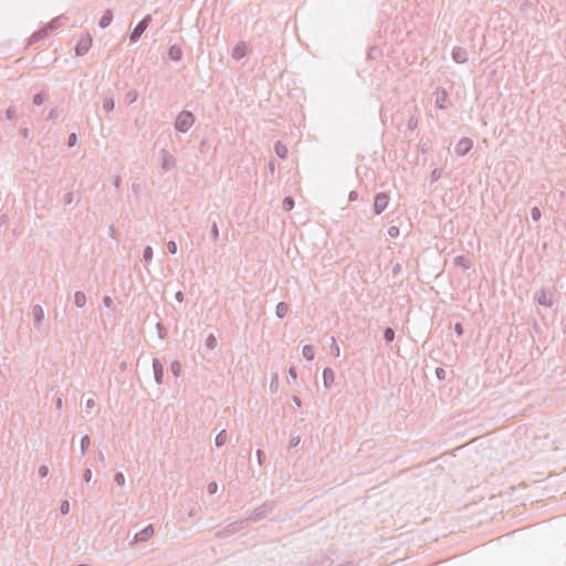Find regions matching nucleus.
I'll return each mask as SVG.
<instances>
[{
  "instance_id": "nucleus-5",
  "label": "nucleus",
  "mask_w": 566,
  "mask_h": 566,
  "mask_svg": "<svg viewBox=\"0 0 566 566\" xmlns=\"http://www.w3.org/2000/svg\"><path fill=\"white\" fill-rule=\"evenodd\" d=\"M92 44V39L90 36H84L80 40L77 46H76V53L83 54L85 53Z\"/></svg>"
},
{
  "instance_id": "nucleus-32",
  "label": "nucleus",
  "mask_w": 566,
  "mask_h": 566,
  "mask_svg": "<svg viewBox=\"0 0 566 566\" xmlns=\"http://www.w3.org/2000/svg\"><path fill=\"white\" fill-rule=\"evenodd\" d=\"M443 374H444V370H443V369H440V368H439V369H437V376H438L439 378H441Z\"/></svg>"
},
{
  "instance_id": "nucleus-30",
  "label": "nucleus",
  "mask_w": 566,
  "mask_h": 566,
  "mask_svg": "<svg viewBox=\"0 0 566 566\" xmlns=\"http://www.w3.org/2000/svg\"><path fill=\"white\" fill-rule=\"evenodd\" d=\"M455 332L458 333V335H462L463 329L460 323L455 324Z\"/></svg>"
},
{
  "instance_id": "nucleus-34",
  "label": "nucleus",
  "mask_w": 566,
  "mask_h": 566,
  "mask_svg": "<svg viewBox=\"0 0 566 566\" xmlns=\"http://www.w3.org/2000/svg\"><path fill=\"white\" fill-rule=\"evenodd\" d=\"M91 478V472L88 471L87 474H86V480L88 481Z\"/></svg>"
},
{
  "instance_id": "nucleus-6",
  "label": "nucleus",
  "mask_w": 566,
  "mask_h": 566,
  "mask_svg": "<svg viewBox=\"0 0 566 566\" xmlns=\"http://www.w3.org/2000/svg\"><path fill=\"white\" fill-rule=\"evenodd\" d=\"M245 52H247L245 44L239 43L233 49L232 55H233L234 59L239 60V59H242L245 55Z\"/></svg>"
},
{
  "instance_id": "nucleus-3",
  "label": "nucleus",
  "mask_w": 566,
  "mask_h": 566,
  "mask_svg": "<svg viewBox=\"0 0 566 566\" xmlns=\"http://www.w3.org/2000/svg\"><path fill=\"white\" fill-rule=\"evenodd\" d=\"M472 140L469 138H462L455 146V153L460 156L465 155L472 148Z\"/></svg>"
},
{
  "instance_id": "nucleus-20",
  "label": "nucleus",
  "mask_w": 566,
  "mask_h": 566,
  "mask_svg": "<svg viewBox=\"0 0 566 566\" xmlns=\"http://www.w3.org/2000/svg\"><path fill=\"white\" fill-rule=\"evenodd\" d=\"M115 481L116 483L119 485V486H123L125 484V478L123 475V473H117L115 475Z\"/></svg>"
},
{
  "instance_id": "nucleus-14",
  "label": "nucleus",
  "mask_w": 566,
  "mask_h": 566,
  "mask_svg": "<svg viewBox=\"0 0 566 566\" xmlns=\"http://www.w3.org/2000/svg\"><path fill=\"white\" fill-rule=\"evenodd\" d=\"M323 377H324V382L327 386L328 382L333 381L334 374H333V371L331 369H325L324 373H323Z\"/></svg>"
},
{
  "instance_id": "nucleus-19",
  "label": "nucleus",
  "mask_w": 566,
  "mask_h": 566,
  "mask_svg": "<svg viewBox=\"0 0 566 566\" xmlns=\"http://www.w3.org/2000/svg\"><path fill=\"white\" fill-rule=\"evenodd\" d=\"M395 337V332L391 329V328H387L385 331V338L388 340V342H391Z\"/></svg>"
},
{
  "instance_id": "nucleus-31",
  "label": "nucleus",
  "mask_w": 566,
  "mask_h": 566,
  "mask_svg": "<svg viewBox=\"0 0 566 566\" xmlns=\"http://www.w3.org/2000/svg\"><path fill=\"white\" fill-rule=\"evenodd\" d=\"M208 489H209L210 493H214L217 491V484L216 483H210Z\"/></svg>"
},
{
  "instance_id": "nucleus-16",
  "label": "nucleus",
  "mask_w": 566,
  "mask_h": 566,
  "mask_svg": "<svg viewBox=\"0 0 566 566\" xmlns=\"http://www.w3.org/2000/svg\"><path fill=\"white\" fill-rule=\"evenodd\" d=\"M84 302H85V296H84V294H82V293H76V294H75V303H76L78 306H83Z\"/></svg>"
},
{
  "instance_id": "nucleus-29",
  "label": "nucleus",
  "mask_w": 566,
  "mask_h": 566,
  "mask_svg": "<svg viewBox=\"0 0 566 566\" xmlns=\"http://www.w3.org/2000/svg\"><path fill=\"white\" fill-rule=\"evenodd\" d=\"M75 142H76V136H75V134H72L70 136L69 145L73 146L75 144Z\"/></svg>"
},
{
  "instance_id": "nucleus-26",
  "label": "nucleus",
  "mask_w": 566,
  "mask_h": 566,
  "mask_svg": "<svg viewBox=\"0 0 566 566\" xmlns=\"http://www.w3.org/2000/svg\"><path fill=\"white\" fill-rule=\"evenodd\" d=\"M90 444V439L88 437H84L82 440H81V447L83 449V451L88 447Z\"/></svg>"
},
{
  "instance_id": "nucleus-13",
  "label": "nucleus",
  "mask_w": 566,
  "mask_h": 566,
  "mask_svg": "<svg viewBox=\"0 0 566 566\" xmlns=\"http://www.w3.org/2000/svg\"><path fill=\"white\" fill-rule=\"evenodd\" d=\"M111 21H112V13H111V12H106V13L102 17V19H101V21H99V25H101L102 28H105V27H107V25L111 23Z\"/></svg>"
},
{
  "instance_id": "nucleus-10",
  "label": "nucleus",
  "mask_w": 566,
  "mask_h": 566,
  "mask_svg": "<svg viewBox=\"0 0 566 566\" xmlns=\"http://www.w3.org/2000/svg\"><path fill=\"white\" fill-rule=\"evenodd\" d=\"M275 151H276L277 156H280L281 158H285L287 156V148L285 145L281 144V143H276Z\"/></svg>"
},
{
  "instance_id": "nucleus-12",
  "label": "nucleus",
  "mask_w": 566,
  "mask_h": 566,
  "mask_svg": "<svg viewBox=\"0 0 566 566\" xmlns=\"http://www.w3.org/2000/svg\"><path fill=\"white\" fill-rule=\"evenodd\" d=\"M287 311H289V306L283 302L279 303V305L276 306V314L279 317L285 316Z\"/></svg>"
},
{
  "instance_id": "nucleus-27",
  "label": "nucleus",
  "mask_w": 566,
  "mask_h": 566,
  "mask_svg": "<svg viewBox=\"0 0 566 566\" xmlns=\"http://www.w3.org/2000/svg\"><path fill=\"white\" fill-rule=\"evenodd\" d=\"M48 471H49V470H48V467H45V465H42V467L39 469V473H40V475H41L42 478L46 476Z\"/></svg>"
},
{
  "instance_id": "nucleus-7",
  "label": "nucleus",
  "mask_w": 566,
  "mask_h": 566,
  "mask_svg": "<svg viewBox=\"0 0 566 566\" xmlns=\"http://www.w3.org/2000/svg\"><path fill=\"white\" fill-rule=\"evenodd\" d=\"M154 534V530L151 526H148L146 528H144L142 532H139L137 535H136V538L139 539V541H146L148 539L149 537H151Z\"/></svg>"
},
{
  "instance_id": "nucleus-8",
  "label": "nucleus",
  "mask_w": 566,
  "mask_h": 566,
  "mask_svg": "<svg viewBox=\"0 0 566 566\" xmlns=\"http://www.w3.org/2000/svg\"><path fill=\"white\" fill-rule=\"evenodd\" d=\"M302 354L307 360H313L315 356L314 348L311 345L304 346Z\"/></svg>"
},
{
  "instance_id": "nucleus-15",
  "label": "nucleus",
  "mask_w": 566,
  "mask_h": 566,
  "mask_svg": "<svg viewBox=\"0 0 566 566\" xmlns=\"http://www.w3.org/2000/svg\"><path fill=\"white\" fill-rule=\"evenodd\" d=\"M293 207H294V201H293V199H292V198H289V197H287V198H285V199L283 200V208H284L286 211L292 210V209H293Z\"/></svg>"
},
{
  "instance_id": "nucleus-22",
  "label": "nucleus",
  "mask_w": 566,
  "mask_h": 566,
  "mask_svg": "<svg viewBox=\"0 0 566 566\" xmlns=\"http://www.w3.org/2000/svg\"><path fill=\"white\" fill-rule=\"evenodd\" d=\"M70 511V504L67 501H64L62 504H61V512L62 514H67Z\"/></svg>"
},
{
  "instance_id": "nucleus-18",
  "label": "nucleus",
  "mask_w": 566,
  "mask_h": 566,
  "mask_svg": "<svg viewBox=\"0 0 566 566\" xmlns=\"http://www.w3.org/2000/svg\"><path fill=\"white\" fill-rule=\"evenodd\" d=\"M226 438H227L226 433H224V432H220V433L217 436V438H216V443H217L218 446H222V444L226 442Z\"/></svg>"
},
{
  "instance_id": "nucleus-11",
  "label": "nucleus",
  "mask_w": 566,
  "mask_h": 566,
  "mask_svg": "<svg viewBox=\"0 0 566 566\" xmlns=\"http://www.w3.org/2000/svg\"><path fill=\"white\" fill-rule=\"evenodd\" d=\"M154 369H155V374H156V380H157V382H160L161 377H163V367L159 364V361H157V360L154 361Z\"/></svg>"
},
{
  "instance_id": "nucleus-17",
  "label": "nucleus",
  "mask_w": 566,
  "mask_h": 566,
  "mask_svg": "<svg viewBox=\"0 0 566 566\" xmlns=\"http://www.w3.org/2000/svg\"><path fill=\"white\" fill-rule=\"evenodd\" d=\"M388 234L392 238H396L399 235V228L396 227V226H391L389 229H388Z\"/></svg>"
},
{
  "instance_id": "nucleus-4",
  "label": "nucleus",
  "mask_w": 566,
  "mask_h": 566,
  "mask_svg": "<svg viewBox=\"0 0 566 566\" xmlns=\"http://www.w3.org/2000/svg\"><path fill=\"white\" fill-rule=\"evenodd\" d=\"M150 20V17H146L143 21H140L136 28L134 29L132 33V40L136 41L146 30L148 22Z\"/></svg>"
},
{
  "instance_id": "nucleus-28",
  "label": "nucleus",
  "mask_w": 566,
  "mask_h": 566,
  "mask_svg": "<svg viewBox=\"0 0 566 566\" xmlns=\"http://www.w3.org/2000/svg\"><path fill=\"white\" fill-rule=\"evenodd\" d=\"M144 256H145V259H150L151 258V249L150 248H147L145 250Z\"/></svg>"
},
{
  "instance_id": "nucleus-24",
  "label": "nucleus",
  "mask_w": 566,
  "mask_h": 566,
  "mask_svg": "<svg viewBox=\"0 0 566 566\" xmlns=\"http://www.w3.org/2000/svg\"><path fill=\"white\" fill-rule=\"evenodd\" d=\"M532 217L534 220H538L541 218V211L538 208H533L532 209Z\"/></svg>"
},
{
  "instance_id": "nucleus-25",
  "label": "nucleus",
  "mask_w": 566,
  "mask_h": 566,
  "mask_svg": "<svg viewBox=\"0 0 566 566\" xmlns=\"http://www.w3.org/2000/svg\"><path fill=\"white\" fill-rule=\"evenodd\" d=\"M332 342H333V347H334V348H333L334 355H335L336 357H338V356H339V354H340L339 347H338V345L336 344V342H335V339H334V338L332 339Z\"/></svg>"
},
{
  "instance_id": "nucleus-2",
  "label": "nucleus",
  "mask_w": 566,
  "mask_h": 566,
  "mask_svg": "<svg viewBox=\"0 0 566 566\" xmlns=\"http://www.w3.org/2000/svg\"><path fill=\"white\" fill-rule=\"evenodd\" d=\"M389 198L385 193H379L375 198L374 207L377 214L381 213L388 206Z\"/></svg>"
},
{
  "instance_id": "nucleus-1",
  "label": "nucleus",
  "mask_w": 566,
  "mask_h": 566,
  "mask_svg": "<svg viewBox=\"0 0 566 566\" xmlns=\"http://www.w3.org/2000/svg\"><path fill=\"white\" fill-rule=\"evenodd\" d=\"M193 115L189 112H182L176 119V128L180 132H187L193 124Z\"/></svg>"
},
{
  "instance_id": "nucleus-21",
  "label": "nucleus",
  "mask_w": 566,
  "mask_h": 566,
  "mask_svg": "<svg viewBox=\"0 0 566 566\" xmlns=\"http://www.w3.org/2000/svg\"><path fill=\"white\" fill-rule=\"evenodd\" d=\"M167 249L171 254L177 252V244L174 241L168 242Z\"/></svg>"
},
{
  "instance_id": "nucleus-23",
  "label": "nucleus",
  "mask_w": 566,
  "mask_h": 566,
  "mask_svg": "<svg viewBox=\"0 0 566 566\" xmlns=\"http://www.w3.org/2000/svg\"><path fill=\"white\" fill-rule=\"evenodd\" d=\"M171 368H172V371H174L175 376H179V373H180V365H179V363H177V361L172 363Z\"/></svg>"
},
{
  "instance_id": "nucleus-33",
  "label": "nucleus",
  "mask_w": 566,
  "mask_h": 566,
  "mask_svg": "<svg viewBox=\"0 0 566 566\" xmlns=\"http://www.w3.org/2000/svg\"><path fill=\"white\" fill-rule=\"evenodd\" d=\"M290 374L293 378H296V373H295V369L294 368H291L290 369Z\"/></svg>"
},
{
  "instance_id": "nucleus-9",
  "label": "nucleus",
  "mask_w": 566,
  "mask_h": 566,
  "mask_svg": "<svg viewBox=\"0 0 566 566\" xmlns=\"http://www.w3.org/2000/svg\"><path fill=\"white\" fill-rule=\"evenodd\" d=\"M168 54L172 60L178 61L181 57V49L178 46H171Z\"/></svg>"
}]
</instances>
